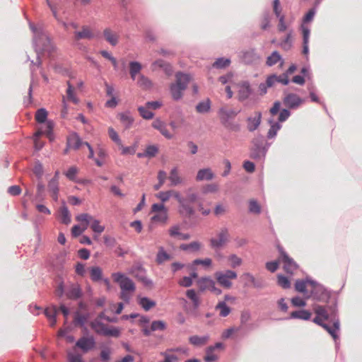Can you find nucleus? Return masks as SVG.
<instances>
[{
	"label": "nucleus",
	"mask_w": 362,
	"mask_h": 362,
	"mask_svg": "<svg viewBox=\"0 0 362 362\" xmlns=\"http://www.w3.org/2000/svg\"><path fill=\"white\" fill-rule=\"evenodd\" d=\"M240 112L237 108H232L228 106L222 107L218 111V116L221 124L227 129L232 131H238L239 125L233 123V119Z\"/></svg>",
	"instance_id": "obj_4"
},
{
	"label": "nucleus",
	"mask_w": 362,
	"mask_h": 362,
	"mask_svg": "<svg viewBox=\"0 0 362 362\" xmlns=\"http://www.w3.org/2000/svg\"><path fill=\"white\" fill-rule=\"evenodd\" d=\"M81 295V291L78 285L72 286L66 293L67 297L71 299H77Z\"/></svg>",
	"instance_id": "obj_38"
},
{
	"label": "nucleus",
	"mask_w": 362,
	"mask_h": 362,
	"mask_svg": "<svg viewBox=\"0 0 362 362\" xmlns=\"http://www.w3.org/2000/svg\"><path fill=\"white\" fill-rule=\"evenodd\" d=\"M303 100L296 94L288 93L284 98V104L291 109L299 107Z\"/></svg>",
	"instance_id": "obj_16"
},
{
	"label": "nucleus",
	"mask_w": 362,
	"mask_h": 362,
	"mask_svg": "<svg viewBox=\"0 0 362 362\" xmlns=\"http://www.w3.org/2000/svg\"><path fill=\"white\" fill-rule=\"evenodd\" d=\"M242 60L245 64H252L259 60V57L254 49L243 52Z\"/></svg>",
	"instance_id": "obj_23"
},
{
	"label": "nucleus",
	"mask_w": 362,
	"mask_h": 362,
	"mask_svg": "<svg viewBox=\"0 0 362 362\" xmlns=\"http://www.w3.org/2000/svg\"><path fill=\"white\" fill-rule=\"evenodd\" d=\"M57 311L58 310L55 306L47 308L45 310V314L46 317L49 319L51 327H54L56 325V315L57 313Z\"/></svg>",
	"instance_id": "obj_29"
},
{
	"label": "nucleus",
	"mask_w": 362,
	"mask_h": 362,
	"mask_svg": "<svg viewBox=\"0 0 362 362\" xmlns=\"http://www.w3.org/2000/svg\"><path fill=\"white\" fill-rule=\"evenodd\" d=\"M250 212L255 214H259L261 212L260 205L254 199H251L249 202Z\"/></svg>",
	"instance_id": "obj_49"
},
{
	"label": "nucleus",
	"mask_w": 362,
	"mask_h": 362,
	"mask_svg": "<svg viewBox=\"0 0 362 362\" xmlns=\"http://www.w3.org/2000/svg\"><path fill=\"white\" fill-rule=\"evenodd\" d=\"M230 234L228 228H222L217 233V238H211L210 244L213 248H218L225 245L229 242Z\"/></svg>",
	"instance_id": "obj_10"
},
{
	"label": "nucleus",
	"mask_w": 362,
	"mask_h": 362,
	"mask_svg": "<svg viewBox=\"0 0 362 362\" xmlns=\"http://www.w3.org/2000/svg\"><path fill=\"white\" fill-rule=\"evenodd\" d=\"M103 35L105 40L111 45L115 46L118 43L119 35L110 28H105L103 30Z\"/></svg>",
	"instance_id": "obj_26"
},
{
	"label": "nucleus",
	"mask_w": 362,
	"mask_h": 362,
	"mask_svg": "<svg viewBox=\"0 0 362 362\" xmlns=\"http://www.w3.org/2000/svg\"><path fill=\"white\" fill-rule=\"evenodd\" d=\"M112 351L109 348H105L101 350L100 354V359L103 362H109L111 358Z\"/></svg>",
	"instance_id": "obj_54"
},
{
	"label": "nucleus",
	"mask_w": 362,
	"mask_h": 362,
	"mask_svg": "<svg viewBox=\"0 0 362 362\" xmlns=\"http://www.w3.org/2000/svg\"><path fill=\"white\" fill-rule=\"evenodd\" d=\"M86 230L85 223H81V226L75 225L71 228V234L74 237L79 236L83 232Z\"/></svg>",
	"instance_id": "obj_48"
},
{
	"label": "nucleus",
	"mask_w": 362,
	"mask_h": 362,
	"mask_svg": "<svg viewBox=\"0 0 362 362\" xmlns=\"http://www.w3.org/2000/svg\"><path fill=\"white\" fill-rule=\"evenodd\" d=\"M142 69V66L139 62H131L129 63V74L131 78L133 80L136 79V76L139 74Z\"/></svg>",
	"instance_id": "obj_33"
},
{
	"label": "nucleus",
	"mask_w": 362,
	"mask_h": 362,
	"mask_svg": "<svg viewBox=\"0 0 362 362\" xmlns=\"http://www.w3.org/2000/svg\"><path fill=\"white\" fill-rule=\"evenodd\" d=\"M168 179L173 186L181 185L184 182V179L180 176L179 170L177 167L173 168L170 170Z\"/></svg>",
	"instance_id": "obj_25"
},
{
	"label": "nucleus",
	"mask_w": 362,
	"mask_h": 362,
	"mask_svg": "<svg viewBox=\"0 0 362 362\" xmlns=\"http://www.w3.org/2000/svg\"><path fill=\"white\" fill-rule=\"evenodd\" d=\"M278 249L280 253L279 262L283 264L284 270L288 274H293L298 269V264L281 247H278Z\"/></svg>",
	"instance_id": "obj_8"
},
{
	"label": "nucleus",
	"mask_w": 362,
	"mask_h": 362,
	"mask_svg": "<svg viewBox=\"0 0 362 362\" xmlns=\"http://www.w3.org/2000/svg\"><path fill=\"white\" fill-rule=\"evenodd\" d=\"M108 135L111 140L118 146H122V141L117 132L112 127L108 128Z\"/></svg>",
	"instance_id": "obj_46"
},
{
	"label": "nucleus",
	"mask_w": 362,
	"mask_h": 362,
	"mask_svg": "<svg viewBox=\"0 0 362 362\" xmlns=\"http://www.w3.org/2000/svg\"><path fill=\"white\" fill-rule=\"evenodd\" d=\"M78 172V168L75 166H72L65 173V175L70 180H75V177Z\"/></svg>",
	"instance_id": "obj_61"
},
{
	"label": "nucleus",
	"mask_w": 362,
	"mask_h": 362,
	"mask_svg": "<svg viewBox=\"0 0 362 362\" xmlns=\"http://www.w3.org/2000/svg\"><path fill=\"white\" fill-rule=\"evenodd\" d=\"M209 281H213L209 277H204L199 280L198 284L199 286V288L201 291H205V290H209L210 289V284Z\"/></svg>",
	"instance_id": "obj_51"
},
{
	"label": "nucleus",
	"mask_w": 362,
	"mask_h": 362,
	"mask_svg": "<svg viewBox=\"0 0 362 362\" xmlns=\"http://www.w3.org/2000/svg\"><path fill=\"white\" fill-rule=\"evenodd\" d=\"M186 295H187V298L192 300L194 308L199 307V297L197 296L194 290H193V289L187 290L186 292Z\"/></svg>",
	"instance_id": "obj_45"
},
{
	"label": "nucleus",
	"mask_w": 362,
	"mask_h": 362,
	"mask_svg": "<svg viewBox=\"0 0 362 362\" xmlns=\"http://www.w3.org/2000/svg\"><path fill=\"white\" fill-rule=\"evenodd\" d=\"M216 310H219V315L221 317H226L230 313V308L224 301L218 302V303L216 305Z\"/></svg>",
	"instance_id": "obj_36"
},
{
	"label": "nucleus",
	"mask_w": 362,
	"mask_h": 362,
	"mask_svg": "<svg viewBox=\"0 0 362 362\" xmlns=\"http://www.w3.org/2000/svg\"><path fill=\"white\" fill-rule=\"evenodd\" d=\"M278 284L284 288H288L291 286L289 280L283 275L278 276Z\"/></svg>",
	"instance_id": "obj_60"
},
{
	"label": "nucleus",
	"mask_w": 362,
	"mask_h": 362,
	"mask_svg": "<svg viewBox=\"0 0 362 362\" xmlns=\"http://www.w3.org/2000/svg\"><path fill=\"white\" fill-rule=\"evenodd\" d=\"M281 125L278 123H274L271 125L270 129H269V132L267 133V137L268 139H272L274 138L277 132L280 129Z\"/></svg>",
	"instance_id": "obj_57"
},
{
	"label": "nucleus",
	"mask_w": 362,
	"mask_h": 362,
	"mask_svg": "<svg viewBox=\"0 0 362 362\" xmlns=\"http://www.w3.org/2000/svg\"><path fill=\"white\" fill-rule=\"evenodd\" d=\"M335 307L329 306L327 308L323 307L322 305H316L314 308L315 313L317 315H319L324 320H327L329 317V315L331 316H335Z\"/></svg>",
	"instance_id": "obj_14"
},
{
	"label": "nucleus",
	"mask_w": 362,
	"mask_h": 362,
	"mask_svg": "<svg viewBox=\"0 0 362 362\" xmlns=\"http://www.w3.org/2000/svg\"><path fill=\"white\" fill-rule=\"evenodd\" d=\"M48 112L45 108H40L37 110L35 119L38 123H45L47 122Z\"/></svg>",
	"instance_id": "obj_40"
},
{
	"label": "nucleus",
	"mask_w": 362,
	"mask_h": 362,
	"mask_svg": "<svg viewBox=\"0 0 362 362\" xmlns=\"http://www.w3.org/2000/svg\"><path fill=\"white\" fill-rule=\"evenodd\" d=\"M237 276V273L230 269L224 272H216L214 274V277L218 284L223 288L227 289L232 287V281L236 279Z\"/></svg>",
	"instance_id": "obj_5"
},
{
	"label": "nucleus",
	"mask_w": 362,
	"mask_h": 362,
	"mask_svg": "<svg viewBox=\"0 0 362 362\" xmlns=\"http://www.w3.org/2000/svg\"><path fill=\"white\" fill-rule=\"evenodd\" d=\"M311 317V313L305 310L293 311L291 313V318H298L302 320H309Z\"/></svg>",
	"instance_id": "obj_35"
},
{
	"label": "nucleus",
	"mask_w": 362,
	"mask_h": 362,
	"mask_svg": "<svg viewBox=\"0 0 362 362\" xmlns=\"http://www.w3.org/2000/svg\"><path fill=\"white\" fill-rule=\"evenodd\" d=\"M97 37L93 29L87 25L82 26L81 30L74 32V38L75 40H92Z\"/></svg>",
	"instance_id": "obj_12"
},
{
	"label": "nucleus",
	"mask_w": 362,
	"mask_h": 362,
	"mask_svg": "<svg viewBox=\"0 0 362 362\" xmlns=\"http://www.w3.org/2000/svg\"><path fill=\"white\" fill-rule=\"evenodd\" d=\"M170 255L165 252L163 249L160 250L157 254L156 262L158 264H162L163 262L170 259Z\"/></svg>",
	"instance_id": "obj_55"
},
{
	"label": "nucleus",
	"mask_w": 362,
	"mask_h": 362,
	"mask_svg": "<svg viewBox=\"0 0 362 362\" xmlns=\"http://www.w3.org/2000/svg\"><path fill=\"white\" fill-rule=\"evenodd\" d=\"M176 81L170 86V90L173 98L175 100L182 97V92L187 88L192 78L189 74L177 72L175 74Z\"/></svg>",
	"instance_id": "obj_3"
},
{
	"label": "nucleus",
	"mask_w": 362,
	"mask_h": 362,
	"mask_svg": "<svg viewBox=\"0 0 362 362\" xmlns=\"http://www.w3.org/2000/svg\"><path fill=\"white\" fill-rule=\"evenodd\" d=\"M76 346L80 348L83 352L86 353L94 347L95 340L92 337H81L77 341Z\"/></svg>",
	"instance_id": "obj_18"
},
{
	"label": "nucleus",
	"mask_w": 362,
	"mask_h": 362,
	"mask_svg": "<svg viewBox=\"0 0 362 362\" xmlns=\"http://www.w3.org/2000/svg\"><path fill=\"white\" fill-rule=\"evenodd\" d=\"M216 349H223V344L221 342H217L215 344L214 346H210L206 349V356L204 357V361L206 362H214L218 359V356L214 354V351Z\"/></svg>",
	"instance_id": "obj_20"
},
{
	"label": "nucleus",
	"mask_w": 362,
	"mask_h": 362,
	"mask_svg": "<svg viewBox=\"0 0 362 362\" xmlns=\"http://www.w3.org/2000/svg\"><path fill=\"white\" fill-rule=\"evenodd\" d=\"M68 88L66 90V95L68 100L72 101L74 103L76 104L78 102V98L74 94V88L70 83L69 81L67 83Z\"/></svg>",
	"instance_id": "obj_52"
},
{
	"label": "nucleus",
	"mask_w": 362,
	"mask_h": 362,
	"mask_svg": "<svg viewBox=\"0 0 362 362\" xmlns=\"http://www.w3.org/2000/svg\"><path fill=\"white\" fill-rule=\"evenodd\" d=\"M230 61L228 59H218L214 64L213 66L218 69L226 68L229 66Z\"/></svg>",
	"instance_id": "obj_50"
},
{
	"label": "nucleus",
	"mask_w": 362,
	"mask_h": 362,
	"mask_svg": "<svg viewBox=\"0 0 362 362\" xmlns=\"http://www.w3.org/2000/svg\"><path fill=\"white\" fill-rule=\"evenodd\" d=\"M185 196L183 197L180 192L170 189L159 192L155 196L163 202L162 204L168 202L171 197H174L179 204V214L184 217H189L194 214L193 204L199 202V197L195 189L193 187H189L185 189Z\"/></svg>",
	"instance_id": "obj_1"
},
{
	"label": "nucleus",
	"mask_w": 362,
	"mask_h": 362,
	"mask_svg": "<svg viewBox=\"0 0 362 362\" xmlns=\"http://www.w3.org/2000/svg\"><path fill=\"white\" fill-rule=\"evenodd\" d=\"M111 277L114 282L119 284L121 289L119 298L126 303H129L136 290L134 283L132 279L121 272L112 273Z\"/></svg>",
	"instance_id": "obj_2"
},
{
	"label": "nucleus",
	"mask_w": 362,
	"mask_h": 362,
	"mask_svg": "<svg viewBox=\"0 0 362 362\" xmlns=\"http://www.w3.org/2000/svg\"><path fill=\"white\" fill-rule=\"evenodd\" d=\"M137 84L142 88L148 89L150 88L152 86L151 81L148 79V78L146 77L144 75H140Z\"/></svg>",
	"instance_id": "obj_42"
},
{
	"label": "nucleus",
	"mask_w": 362,
	"mask_h": 362,
	"mask_svg": "<svg viewBox=\"0 0 362 362\" xmlns=\"http://www.w3.org/2000/svg\"><path fill=\"white\" fill-rule=\"evenodd\" d=\"M158 149L156 146H148L145 151V156L148 157H154L158 153Z\"/></svg>",
	"instance_id": "obj_63"
},
{
	"label": "nucleus",
	"mask_w": 362,
	"mask_h": 362,
	"mask_svg": "<svg viewBox=\"0 0 362 362\" xmlns=\"http://www.w3.org/2000/svg\"><path fill=\"white\" fill-rule=\"evenodd\" d=\"M54 128V123L52 121L48 120L45 123V126L39 129L35 134L36 137H39L42 134H45L50 140L52 139V130Z\"/></svg>",
	"instance_id": "obj_22"
},
{
	"label": "nucleus",
	"mask_w": 362,
	"mask_h": 362,
	"mask_svg": "<svg viewBox=\"0 0 362 362\" xmlns=\"http://www.w3.org/2000/svg\"><path fill=\"white\" fill-rule=\"evenodd\" d=\"M59 181L57 178H52L48 184L49 191L52 193V197L57 201L58 199L59 192Z\"/></svg>",
	"instance_id": "obj_30"
},
{
	"label": "nucleus",
	"mask_w": 362,
	"mask_h": 362,
	"mask_svg": "<svg viewBox=\"0 0 362 362\" xmlns=\"http://www.w3.org/2000/svg\"><path fill=\"white\" fill-rule=\"evenodd\" d=\"M323 328L336 339L337 338V332L339 329V320L334 321L332 327L328 326L327 324L323 325Z\"/></svg>",
	"instance_id": "obj_37"
},
{
	"label": "nucleus",
	"mask_w": 362,
	"mask_h": 362,
	"mask_svg": "<svg viewBox=\"0 0 362 362\" xmlns=\"http://www.w3.org/2000/svg\"><path fill=\"white\" fill-rule=\"evenodd\" d=\"M91 327L98 334L104 336H111L118 337L119 336V330L117 328H109L105 324L95 320L91 322Z\"/></svg>",
	"instance_id": "obj_9"
},
{
	"label": "nucleus",
	"mask_w": 362,
	"mask_h": 362,
	"mask_svg": "<svg viewBox=\"0 0 362 362\" xmlns=\"http://www.w3.org/2000/svg\"><path fill=\"white\" fill-rule=\"evenodd\" d=\"M270 16L268 13H264L260 21V27L262 30H266L269 27Z\"/></svg>",
	"instance_id": "obj_59"
},
{
	"label": "nucleus",
	"mask_w": 362,
	"mask_h": 362,
	"mask_svg": "<svg viewBox=\"0 0 362 362\" xmlns=\"http://www.w3.org/2000/svg\"><path fill=\"white\" fill-rule=\"evenodd\" d=\"M76 220L80 223H85L86 229L90 224L91 229L95 233L100 234L105 230V227L100 224V221L94 218V217L89 214H81L76 217Z\"/></svg>",
	"instance_id": "obj_7"
},
{
	"label": "nucleus",
	"mask_w": 362,
	"mask_h": 362,
	"mask_svg": "<svg viewBox=\"0 0 362 362\" xmlns=\"http://www.w3.org/2000/svg\"><path fill=\"white\" fill-rule=\"evenodd\" d=\"M130 273L146 286H151L152 281L146 276L144 269L140 265L134 266Z\"/></svg>",
	"instance_id": "obj_13"
},
{
	"label": "nucleus",
	"mask_w": 362,
	"mask_h": 362,
	"mask_svg": "<svg viewBox=\"0 0 362 362\" xmlns=\"http://www.w3.org/2000/svg\"><path fill=\"white\" fill-rule=\"evenodd\" d=\"M166 327L165 323L162 320H156L152 322L151 331L164 330Z\"/></svg>",
	"instance_id": "obj_53"
},
{
	"label": "nucleus",
	"mask_w": 362,
	"mask_h": 362,
	"mask_svg": "<svg viewBox=\"0 0 362 362\" xmlns=\"http://www.w3.org/2000/svg\"><path fill=\"white\" fill-rule=\"evenodd\" d=\"M262 121V114L260 112H255L254 116L247 119V128L250 132H254L260 125Z\"/></svg>",
	"instance_id": "obj_19"
},
{
	"label": "nucleus",
	"mask_w": 362,
	"mask_h": 362,
	"mask_svg": "<svg viewBox=\"0 0 362 362\" xmlns=\"http://www.w3.org/2000/svg\"><path fill=\"white\" fill-rule=\"evenodd\" d=\"M41 40H45V44L42 47L43 51L51 52L54 49V46L49 37L45 35L42 37Z\"/></svg>",
	"instance_id": "obj_47"
},
{
	"label": "nucleus",
	"mask_w": 362,
	"mask_h": 362,
	"mask_svg": "<svg viewBox=\"0 0 362 362\" xmlns=\"http://www.w3.org/2000/svg\"><path fill=\"white\" fill-rule=\"evenodd\" d=\"M228 261L232 268H236L237 267L240 266L243 263L242 259L236 255H231L228 256Z\"/></svg>",
	"instance_id": "obj_43"
},
{
	"label": "nucleus",
	"mask_w": 362,
	"mask_h": 362,
	"mask_svg": "<svg viewBox=\"0 0 362 362\" xmlns=\"http://www.w3.org/2000/svg\"><path fill=\"white\" fill-rule=\"evenodd\" d=\"M119 118L124 125L125 129H129L134 122L133 117L128 113H121L119 115Z\"/></svg>",
	"instance_id": "obj_34"
},
{
	"label": "nucleus",
	"mask_w": 362,
	"mask_h": 362,
	"mask_svg": "<svg viewBox=\"0 0 362 362\" xmlns=\"http://www.w3.org/2000/svg\"><path fill=\"white\" fill-rule=\"evenodd\" d=\"M138 303L146 311L154 308L156 305L154 300L146 297L139 298Z\"/></svg>",
	"instance_id": "obj_32"
},
{
	"label": "nucleus",
	"mask_w": 362,
	"mask_h": 362,
	"mask_svg": "<svg viewBox=\"0 0 362 362\" xmlns=\"http://www.w3.org/2000/svg\"><path fill=\"white\" fill-rule=\"evenodd\" d=\"M151 212L154 215L151 217V221L160 223L165 225L168 221V210L164 204H153L151 206Z\"/></svg>",
	"instance_id": "obj_6"
},
{
	"label": "nucleus",
	"mask_w": 362,
	"mask_h": 362,
	"mask_svg": "<svg viewBox=\"0 0 362 362\" xmlns=\"http://www.w3.org/2000/svg\"><path fill=\"white\" fill-rule=\"evenodd\" d=\"M68 360L70 362H83L81 354L72 352H68Z\"/></svg>",
	"instance_id": "obj_62"
},
{
	"label": "nucleus",
	"mask_w": 362,
	"mask_h": 362,
	"mask_svg": "<svg viewBox=\"0 0 362 362\" xmlns=\"http://www.w3.org/2000/svg\"><path fill=\"white\" fill-rule=\"evenodd\" d=\"M238 100L243 101L249 98L252 93V89L247 81H242L238 85Z\"/></svg>",
	"instance_id": "obj_15"
},
{
	"label": "nucleus",
	"mask_w": 362,
	"mask_h": 362,
	"mask_svg": "<svg viewBox=\"0 0 362 362\" xmlns=\"http://www.w3.org/2000/svg\"><path fill=\"white\" fill-rule=\"evenodd\" d=\"M175 352L187 354V349L180 347L175 349H167L165 351L160 353V355L164 358L161 362H175L177 361L178 358Z\"/></svg>",
	"instance_id": "obj_17"
},
{
	"label": "nucleus",
	"mask_w": 362,
	"mask_h": 362,
	"mask_svg": "<svg viewBox=\"0 0 362 362\" xmlns=\"http://www.w3.org/2000/svg\"><path fill=\"white\" fill-rule=\"evenodd\" d=\"M202 247V245L199 241H193L188 244H182L180 246V249L183 251H189L191 252H194L200 250Z\"/></svg>",
	"instance_id": "obj_27"
},
{
	"label": "nucleus",
	"mask_w": 362,
	"mask_h": 362,
	"mask_svg": "<svg viewBox=\"0 0 362 362\" xmlns=\"http://www.w3.org/2000/svg\"><path fill=\"white\" fill-rule=\"evenodd\" d=\"M138 111L140 115L146 119H150L153 117V113L149 110V108L147 106H141L138 107Z\"/></svg>",
	"instance_id": "obj_44"
},
{
	"label": "nucleus",
	"mask_w": 362,
	"mask_h": 362,
	"mask_svg": "<svg viewBox=\"0 0 362 362\" xmlns=\"http://www.w3.org/2000/svg\"><path fill=\"white\" fill-rule=\"evenodd\" d=\"M193 265L201 264L204 267H209L212 264V260L210 258H205L204 259H196L192 262Z\"/></svg>",
	"instance_id": "obj_58"
},
{
	"label": "nucleus",
	"mask_w": 362,
	"mask_h": 362,
	"mask_svg": "<svg viewBox=\"0 0 362 362\" xmlns=\"http://www.w3.org/2000/svg\"><path fill=\"white\" fill-rule=\"evenodd\" d=\"M281 264L279 262V259L277 261L269 262L266 264V268L271 272H274L279 268V264Z\"/></svg>",
	"instance_id": "obj_64"
},
{
	"label": "nucleus",
	"mask_w": 362,
	"mask_h": 362,
	"mask_svg": "<svg viewBox=\"0 0 362 362\" xmlns=\"http://www.w3.org/2000/svg\"><path fill=\"white\" fill-rule=\"evenodd\" d=\"M90 279L93 281H98L101 279L102 277V269L98 267H93L90 270Z\"/></svg>",
	"instance_id": "obj_41"
},
{
	"label": "nucleus",
	"mask_w": 362,
	"mask_h": 362,
	"mask_svg": "<svg viewBox=\"0 0 362 362\" xmlns=\"http://www.w3.org/2000/svg\"><path fill=\"white\" fill-rule=\"evenodd\" d=\"M82 144L86 145L88 149L89 154L88 157L89 158H93L94 155L93 150L91 146L88 142L83 143L80 137L76 134H72L69 136L67 139L68 148L78 149Z\"/></svg>",
	"instance_id": "obj_11"
},
{
	"label": "nucleus",
	"mask_w": 362,
	"mask_h": 362,
	"mask_svg": "<svg viewBox=\"0 0 362 362\" xmlns=\"http://www.w3.org/2000/svg\"><path fill=\"white\" fill-rule=\"evenodd\" d=\"M280 61H281V56L277 51H274L267 57L266 64L267 66H272Z\"/></svg>",
	"instance_id": "obj_39"
},
{
	"label": "nucleus",
	"mask_w": 362,
	"mask_h": 362,
	"mask_svg": "<svg viewBox=\"0 0 362 362\" xmlns=\"http://www.w3.org/2000/svg\"><path fill=\"white\" fill-rule=\"evenodd\" d=\"M168 233L170 237L177 238L180 240H188L190 235L187 233H182L180 232V227L177 225L171 226L168 230Z\"/></svg>",
	"instance_id": "obj_21"
},
{
	"label": "nucleus",
	"mask_w": 362,
	"mask_h": 362,
	"mask_svg": "<svg viewBox=\"0 0 362 362\" xmlns=\"http://www.w3.org/2000/svg\"><path fill=\"white\" fill-rule=\"evenodd\" d=\"M59 213V218L62 223L67 225L71 222L70 214L66 206L60 207Z\"/></svg>",
	"instance_id": "obj_31"
},
{
	"label": "nucleus",
	"mask_w": 362,
	"mask_h": 362,
	"mask_svg": "<svg viewBox=\"0 0 362 362\" xmlns=\"http://www.w3.org/2000/svg\"><path fill=\"white\" fill-rule=\"evenodd\" d=\"M209 339V336L199 337L197 335H194L189 338V341L191 344L195 346H202L207 344Z\"/></svg>",
	"instance_id": "obj_28"
},
{
	"label": "nucleus",
	"mask_w": 362,
	"mask_h": 362,
	"mask_svg": "<svg viewBox=\"0 0 362 362\" xmlns=\"http://www.w3.org/2000/svg\"><path fill=\"white\" fill-rule=\"evenodd\" d=\"M197 111L200 113L207 112L210 109L209 100L199 103L196 107Z\"/></svg>",
	"instance_id": "obj_56"
},
{
	"label": "nucleus",
	"mask_w": 362,
	"mask_h": 362,
	"mask_svg": "<svg viewBox=\"0 0 362 362\" xmlns=\"http://www.w3.org/2000/svg\"><path fill=\"white\" fill-rule=\"evenodd\" d=\"M214 177V173L212 170L209 168L200 169L198 170L196 180L198 182L203 180H211Z\"/></svg>",
	"instance_id": "obj_24"
}]
</instances>
